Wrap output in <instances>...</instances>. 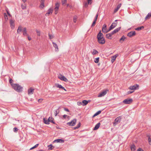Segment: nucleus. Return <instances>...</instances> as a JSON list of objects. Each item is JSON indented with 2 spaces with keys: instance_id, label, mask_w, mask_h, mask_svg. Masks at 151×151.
Masks as SVG:
<instances>
[{
  "instance_id": "obj_1",
  "label": "nucleus",
  "mask_w": 151,
  "mask_h": 151,
  "mask_svg": "<svg viewBox=\"0 0 151 151\" xmlns=\"http://www.w3.org/2000/svg\"><path fill=\"white\" fill-rule=\"evenodd\" d=\"M12 88L17 92H21L22 91V87L19 84H14L12 85Z\"/></svg>"
},
{
  "instance_id": "obj_2",
  "label": "nucleus",
  "mask_w": 151,
  "mask_h": 151,
  "mask_svg": "<svg viewBox=\"0 0 151 151\" xmlns=\"http://www.w3.org/2000/svg\"><path fill=\"white\" fill-rule=\"evenodd\" d=\"M122 118V116H120L115 119L113 123V125L114 126H115L116 125L120 122Z\"/></svg>"
},
{
  "instance_id": "obj_3",
  "label": "nucleus",
  "mask_w": 151,
  "mask_h": 151,
  "mask_svg": "<svg viewBox=\"0 0 151 151\" xmlns=\"http://www.w3.org/2000/svg\"><path fill=\"white\" fill-rule=\"evenodd\" d=\"M60 6V4L58 2H57L55 4V6L54 8L55 14H56L58 13L59 8Z\"/></svg>"
},
{
  "instance_id": "obj_4",
  "label": "nucleus",
  "mask_w": 151,
  "mask_h": 151,
  "mask_svg": "<svg viewBox=\"0 0 151 151\" xmlns=\"http://www.w3.org/2000/svg\"><path fill=\"white\" fill-rule=\"evenodd\" d=\"M133 100L132 99H127L123 101V102L125 104H129L132 103Z\"/></svg>"
},
{
  "instance_id": "obj_5",
  "label": "nucleus",
  "mask_w": 151,
  "mask_h": 151,
  "mask_svg": "<svg viewBox=\"0 0 151 151\" xmlns=\"http://www.w3.org/2000/svg\"><path fill=\"white\" fill-rule=\"evenodd\" d=\"M76 122V119H73L71 122L67 123V124L70 126H74Z\"/></svg>"
},
{
  "instance_id": "obj_6",
  "label": "nucleus",
  "mask_w": 151,
  "mask_h": 151,
  "mask_svg": "<svg viewBox=\"0 0 151 151\" xmlns=\"http://www.w3.org/2000/svg\"><path fill=\"white\" fill-rule=\"evenodd\" d=\"M58 77L61 80H63L64 81L67 82L68 81V79L64 76L62 75L61 74H60L58 75Z\"/></svg>"
},
{
  "instance_id": "obj_7",
  "label": "nucleus",
  "mask_w": 151,
  "mask_h": 151,
  "mask_svg": "<svg viewBox=\"0 0 151 151\" xmlns=\"http://www.w3.org/2000/svg\"><path fill=\"white\" fill-rule=\"evenodd\" d=\"M139 88V86L137 84H135L133 86H130L129 88V89L131 90H134L137 89Z\"/></svg>"
},
{
  "instance_id": "obj_8",
  "label": "nucleus",
  "mask_w": 151,
  "mask_h": 151,
  "mask_svg": "<svg viewBox=\"0 0 151 151\" xmlns=\"http://www.w3.org/2000/svg\"><path fill=\"white\" fill-rule=\"evenodd\" d=\"M107 91L108 90H105L101 92V93H100L99 94L98 96V97H101L104 96L106 94Z\"/></svg>"
},
{
  "instance_id": "obj_9",
  "label": "nucleus",
  "mask_w": 151,
  "mask_h": 151,
  "mask_svg": "<svg viewBox=\"0 0 151 151\" xmlns=\"http://www.w3.org/2000/svg\"><path fill=\"white\" fill-rule=\"evenodd\" d=\"M102 31L104 33H106L109 31V29H107L106 25L105 24H104L102 27Z\"/></svg>"
},
{
  "instance_id": "obj_10",
  "label": "nucleus",
  "mask_w": 151,
  "mask_h": 151,
  "mask_svg": "<svg viewBox=\"0 0 151 151\" xmlns=\"http://www.w3.org/2000/svg\"><path fill=\"white\" fill-rule=\"evenodd\" d=\"M117 25V23H116L115 22H113V23L111 26L110 27L109 29V31H110L111 30H112V29H113L114 28H115V27Z\"/></svg>"
},
{
  "instance_id": "obj_11",
  "label": "nucleus",
  "mask_w": 151,
  "mask_h": 151,
  "mask_svg": "<svg viewBox=\"0 0 151 151\" xmlns=\"http://www.w3.org/2000/svg\"><path fill=\"white\" fill-rule=\"evenodd\" d=\"M10 24L12 29H14V21L12 19L10 20Z\"/></svg>"
},
{
  "instance_id": "obj_12",
  "label": "nucleus",
  "mask_w": 151,
  "mask_h": 151,
  "mask_svg": "<svg viewBox=\"0 0 151 151\" xmlns=\"http://www.w3.org/2000/svg\"><path fill=\"white\" fill-rule=\"evenodd\" d=\"M136 34L135 32L132 31L130 32L127 34V36L129 37H132L134 36Z\"/></svg>"
},
{
  "instance_id": "obj_13",
  "label": "nucleus",
  "mask_w": 151,
  "mask_h": 151,
  "mask_svg": "<svg viewBox=\"0 0 151 151\" xmlns=\"http://www.w3.org/2000/svg\"><path fill=\"white\" fill-rule=\"evenodd\" d=\"M98 42L101 44H103L105 42V40L104 38H101L100 40H98Z\"/></svg>"
},
{
  "instance_id": "obj_14",
  "label": "nucleus",
  "mask_w": 151,
  "mask_h": 151,
  "mask_svg": "<svg viewBox=\"0 0 151 151\" xmlns=\"http://www.w3.org/2000/svg\"><path fill=\"white\" fill-rule=\"evenodd\" d=\"M97 38L98 39V40H100L101 38H103L104 37L102 33L101 32V31H100V32H99L98 34L97 35Z\"/></svg>"
},
{
  "instance_id": "obj_15",
  "label": "nucleus",
  "mask_w": 151,
  "mask_h": 151,
  "mask_svg": "<svg viewBox=\"0 0 151 151\" xmlns=\"http://www.w3.org/2000/svg\"><path fill=\"white\" fill-rule=\"evenodd\" d=\"M34 89L31 88L28 90V94L29 95L33 93Z\"/></svg>"
},
{
  "instance_id": "obj_16",
  "label": "nucleus",
  "mask_w": 151,
  "mask_h": 151,
  "mask_svg": "<svg viewBox=\"0 0 151 151\" xmlns=\"http://www.w3.org/2000/svg\"><path fill=\"white\" fill-rule=\"evenodd\" d=\"M41 4L39 6V7L41 9H43L44 6V1H41Z\"/></svg>"
},
{
  "instance_id": "obj_17",
  "label": "nucleus",
  "mask_w": 151,
  "mask_h": 151,
  "mask_svg": "<svg viewBox=\"0 0 151 151\" xmlns=\"http://www.w3.org/2000/svg\"><path fill=\"white\" fill-rule=\"evenodd\" d=\"M53 10V9L52 8L49 9L48 10L47 12L45 14V15L47 16V15H48L49 14H52V12Z\"/></svg>"
},
{
  "instance_id": "obj_18",
  "label": "nucleus",
  "mask_w": 151,
  "mask_h": 151,
  "mask_svg": "<svg viewBox=\"0 0 151 151\" xmlns=\"http://www.w3.org/2000/svg\"><path fill=\"white\" fill-rule=\"evenodd\" d=\"M52 44H53V46L55 48V51L58 52L59 50V49H58V46L57 44L56 43L54 42H52Z\"/></svg>"
},
{
  "instance_id": "obj_19",
  "label": "nucleus",
  "mask_w": 151,
  "mask_h": 151,
  "mask_svg": "<svg viewBox=\"0 0 151 151\" xmlns=\"http://www.w3.org/2000/svg\"><path fill=\"white\" fill-rule=\"evenodd\" d=\"M55 85L57 88H62V89H63L65 91H66V90L65 89V88L64 87H63V86H62L61 85L57 84H55Z\"/></svg>"
},
{
  "instance_id": "obj_20",
  "label": "nucleus",
  "mask_w": 151,
  "mask_h": 151,
  "mask_svg": "<svg viewBox=\"0 0 151 151\" xmlns=\"http://www.w3.org/2000/svg\"><path fill=\"white\" fill-rule=\"evenodd\" d=\"M121 4H120L117 6V7L116 8H115L114 10V13L118 11V10L121 7Z\"/></svg>"
},
{
  "instance_id": "obj_21",
  "label": "nucleus",
  "mask_w": 151,
  "mask_h": 151,
  "mask_svg": "<svg viewBox=\"0 0 151 151\" xmlns=\"http://www.w3.org/2000/svg\"><path fill=\"white\" fill-rule=\"evenodd\" d=\"M100 124H101L99 122L98 123L96 124L93 129V130H97L99 127L100 126Z\"/></svg>"
},
{
  "instance_id": "obj_22",
  "label": "nucleus",
  "mask_w": 151,
  "mask_h": 151,
  "mask_svg": "<svg viewBox=\"0 0 151 151\" xmlns=\"http://www.w3.org/2000/svg\"><path fill=\"white\" fill-rule=\"evenodd\" d=\"M64 142V141L63 140L60 139H58L55 140L53 142H56L57 143H58V142L63 143V142Z\"/></svg>"
},
{
  "instance_id": "obj_23",
  "label": "nucleus",
  "mask_w": 151,
  "mask_h": 151,
  "mask_svg": "<svg viewBox=\"0 0 151 151\" xmlns=\"http://www.w3.org/2000/svg\"><path fill=\"white\" fill-rule=\"evenodd\" d=\"M50 117L48 120H46L44 118L43 120H44L45 123L46 124H49V122H50Z\"/></svg>"
},
{
  "instance_id": "obj_24",
  "label": "nucleus",
  "mask_w": 151,
  "mask_h": 151,
  "mask_svg": "<svg viewBox=\"0 0 151 151\" xmlns=\"http://www.w3.org/2000/svg\"><path fill=\"white\" fill-rule=\"evenodd\" d=\"M91 0H88V2H86L84 3V6L85 7H87L89 4H91Z\"/></svg>"
},
{
  "instance_id": "obj_25",
  "label": "nucleus",
  "mask_w": 151,
  "mask_h": 151,
  "mask_svg": "<svg viewBox=\"0 0 151 151\" xmlns=\"http://www.w3.org/2000/svg\"><path fill=\"white\" fill-rule=\"evenodd\" d=\"M22 27L21 25L19 26L17 32L18 34H19L22 31Z\"/></svg>"
},
{
  "instance_id": "obj_26",
  "label": "nucleus",
  "mask_w": 151,
  "mask_h": 151,
  "mask_svg": "<svg viewBox=\"0 0 151 151\" xmlns=\"http://www.w3.org/2000/svg\"><path fill=\"white\" fill-rule=\"evenodd\" d=\"M90 101L89 100L88 101L86 100H84L82 101V103L83 104V106H85L88 103L90 102Z\"/></svg>"
},
{
  "instance_id": "obj_27",
  "label": "nucleus",
  "mask_w": 151,
  "mask_h": 151,
  "mask_svg": "<svg viewBox=\"0 0 151 151\" xmlns=\"http://www.w3.org/2000/svg\"><path fill=\"white\" fill-rule=\"evenodd\" d=\"M106 38L109 40L111 39L112 37V36L111 35V34L109 33L106 34Z\"/></svg>"
},
{
  "instance_id": "obj_28",
  "label": "nucleus",
  "mask_w": 151,
  "mask_h": 151,
  "mask_svg": "<svg viewBox=\"0 0 151 151\" xmlns=\"http://www.w3.org/2000/svg\"><path fill=\"white\" fill-rule=\"evenodd\" d=\"M126 37L124 36H123L120 39V42L121 43H122L124 41Z\"/></svg>"
},
{
  "instance_id": "obj_29",
  "label": "nucleus",
  "mask_w": 151,
  "mask_h": 151,
  "mask_svg": "<svg viewBox=\"0 0 151 151\" xmlns=\"http://www.w3.org/2000/svg\"><path fill=\"white\" fill-rule=\"evenodd\" d=\"M23 34L24 35H27V31L26 29V28L25 27L23 28Z\"/></svg>"
},
{
  "instance_id": "obj_30",
  "label": "nucleus",
  "mask_w": 151,
  "mask_h": 151,
  "mask_svg": "<svg viewBox=\"0 0 151 151\" xmlns=\"http://www.w3.org/2000/svg\"><path fill=\"white\" fill-rule=\"evenodd\" d=\"M116 57L117 56H116V55H115L112 57L111 58V61L112 63L114 62V61L115 60Z\"/></svg>"
},
{
  "instance_id": "obj_31",
  "label": "nucleus",
  "mask_w": 151,
  "mask_h": 151,
  "mask_svg": "<svg viewBox=\"0 0 151 151\" xmlns=\"http://www.w3.org/2000/svg\"><path fill=\"white\" fill-rule=\"evenodd\" d=\"M120 29V27H119L117 29H114L113 31V32L114 34H115L118 32Z\"/></svg>"
},
{
  "instance_id": "obj_32",
  "label": "nucleus",
  "mask_w": 151,
  "mask_h": 151,
  "mask_svg": "<svg viewBox=\"0 0 151 151\" xmlns=\"http://www.w3.org/2000/svg\"><path fill=\"white\" fill-rule=\"evenodd\" d=\"M151 17V13H149L147 15V16L145 18V19L146 20V19H149Z\"/></svg>"
},
{
  "instance_id": "obj_33",
  "label": "nucleus",
  "mask_w": 151,
  "mask_h": 151,
  "mask_svg": "<svg viewBox=\"0 0 151 151\" xmlns=\"http://www.w3.org/2000/svg\"><path fill=\"white\" fill-rule=\"evenodd\" d=\"M144 28V27L143 26L139 27L137 28H136L135 29L139 31L143 29Z\"/></svg>"
},
{
  "instance_id": "obj_34",
  "label": "nucleus",
  "mask_w": 151,
  "mask_h": 151,
  "mask_svg": "<svg viewBox=\"0 0 151 151\" xmlns=\"http://www.w3.org/2000/svg\"><path fill=\"white\" fill-rule=\"evenodd\" d=\"M98 52L97 50L95 49H93L92 52V54L93 55H95Z\"/></svg>"
},
{
  "instance_id": "obj_35",
  "label": "nucleus",
  "mask_w": 151,
  "mask_h": 151,
  "mask_svg": "<svg viewBox=\"0 0 151 151\" xmlns=\"http://www.w3.org/2000/svg\"><path fill=\"white\" fill-rule=\"evenodd\" d=\"M131 149L132 151H134L136 150V147L134 145H132L131 147Z\"/></svg>"
},
{
  "instance_id": "obj_36",
  "label": "nucleus",
  "mask_w": 151,
  "mask_h": 151,
  "mask_svg": "<svg viewBox=\"0 0 151 151\" xmlns=\"http://www.w3.org/2000/svg\"><path fill=\"white\" fill-rule=\"evenodd\" d=\"M48 150H52L54 148V147L52 146V145H48Z\"/></svg>"
},
{
  "instance_id": "obj_37",
  "label": "nucleus",
  "mask_w": 151,
  "mask_h": 151,
  "mask_svg": "<svg viewBox=\"0 0 151 151\" xmlns=\"http://www.w3.org/2000/svg\"><path fill=\"white\" fill-rule=\"evenodd\" d=\"M101 112V111H99L96 113L93 116V117H94L100 114Z\"/></svg>"
},
{
  "instance_id": "obj_38",
  "label": "nucleus",
  "mask_w": 151,
  "mask_h": 151,
  "mask_svg": "<svg viewBox=\"0 0 151 151\" xmlns=\"http://www.w3.org/2000/svg\"><path fill=\"white\" fill-rule=\"evenodd\" d=\"M59 110L58 109H57L55 111L54 113L55 114V116H56L59 113Z\"/></svg>"
},
{
  "instance_id": "obj_39",
  "label": "nucleus",
  "mask_w": 151,
  "mask_h": 151,
  "mask_svg": "<svg viewBox=\"0 0 151 151\" xmlns=\"http://www.w3.org/2000/svg\"><path fill=\"white\" fill-rule=\"evenodd\" d=\"M81 124L80 122H79L77 124V126L75 127L74 129H76L79 128L81 126Z\"/></svg>"
},
{
  "instance_id": "obj_40",
  "label": "nucleus",
  "mask_w": 151,
  "mask_h": 151,
  "mask_svg": "<svg viewBox=\"0 0 151 151\" xmlns=\"http://www.w3.org/2000/svg\"><path fill=\"white\" fill-rule=\"evenodd\" d=\"M36 31L37 33V35L38 36H40V31H38L37 29L36 30Z\"/></svg>"
},
{
  "instance_id": "obj_41",
  "label": "nucleus",
  "mask_w": 151,
  "mask_h": 151,
  "mask_svg": "<svg viewBox=\"0 0 151 151\" xmlns=\"http://www.w3.org/2000/svg\"><path fill=\"white\" fill-rule=\"evenodd\" d=\"M99 57H98V58H95L94 60L95 63H98L99 61Z\"/></svg>"
},
{
  "instance_id": "obj_42",
  "label": "nucleus",
  "mask_w": 151,
  "mask_h": 151,
  "mask_svg": "<svg viewBox=\"0 0 151 151\" xmlns=\"http://www.w3.org/2000/svg\"><path fill=\"white\" fill-rule=\"evenodd\" d=\"M147 136L148 137V140L149 144L151 145V138L148 135Z\"/></svg>"
},
{
  "instance_id": "obj_43",
  "label": "nucleus",
  "mask_w": 151,
  "mask_h": 151,
  "mask_svg": "<svg viewBox=\"0 0 151 151\" xmlns=\"http://www.w3.org/2000/svg\"><path fill=\"white\" fill-rule=\"evenodd\" d=\"M77 19V17L76 16H74L73 18V21L74 22L76 23Z\"/></svg>"
},
{
  "instance_id": "obj_44",
  "label": "nucleus",
  "mask_w": 151,
  "mask_h": 151,
  "mask_svg": "<svg viewBox=\"0 0 151 151\" xmlns=\"http://www.w3.org/2000/svg\"><path fill=\"white\" fill-rule=\"evenodd\" d=\"M13 81L11 78H10L9 80V83L11 84V85L12 86V84H13L12 83L13 82Z\"/></svg>"
},
{
  "instance_id": "obj_45",
  "label": "nucleus",
  "mask_w": 151,
  "mask_h": 151,
  "mask_svg": "<svg viewBox=\"0 0 151 151\" xmlns=\"http://www.w3.org/2000/svg\"><path fill=\"white\" fill-rule=\"evenodd\" d=\"M67 0H62V5H63L64 4H65L66 2H67Z\"/></svg>"
},
{
  "instance_id": "obj_46",
  "label": "nucleus",
  "mask_w": 151,
  "mask_h": 151,
  "mask_svg": "<svg viewBox=\"0 0 151 151\" xmlns=\"http://www.w3.org/2000/svg\"><path fill=\"white\" fill-rule=\"evenodd\" d=\"M18 130V129L16 127L14 128L13 129L14 132H17Z\"/></svg>"
},
{
  "instance_id": "obj_47",
  "label": "nucleus",
  "mask_w": 151,
  "mask_h": 151,
  "mask_svg": "<svg viewBox=\"0 0 151 151\" xmlns=\"http://www.w3.org/2000/svg\"><path fill=\"white\" fill-rule=\"evenodd\" d=\"M48 36L49 37V38L50 39H51L53 38V36L52 35H51L49 34H48Z\"/></svg>"
},
{
  "instance_id": "obj_48",
  "label": "nucleus",
  "mask_w": 151,
  "mask_h": 151,
  "mask_svg": "<svg viewBox=\"0 0 151 151\" xmlns=\"http://www.w3.org/2000/svg\"><path fill=\"white\" fill-rule=\"evenodd\" d=\"M4 17L6 20H7L8 19L7 16L5 13L4 14Z\"/></svg>"
},
{
  "instance_id": "obj_49",
  "label": "nucleus",
  "mask_w": 151,
  "mask_h": 151,
  "mask_svg": "<svg viewBox=\"0 0 151 151\" xmlns=\"http://www.w3.org/2000/svg\"><path fill=\"white\" fill-rule=\"evenodd\" d=\"M96 21L94 20V21L92 24L91 27H93L95 26Z\"/></svg>"
},
{
  "instance_id": "obj_50",
  "label": "nucleus",
  "mask_w": 151,
  "mask_h": 151,
  "mask_svg": "<svg viewBox=\"0 0 151 151\" xmlns=\"http://www.w3.org/2000/svg\"><path fill=\"white\" fill-rule=\"evenodd\" d=\"M98 15H99V14H98V13H97L96 14V17H95V19H94V20H95L96 21L97 19V18H98Z\"/></svg>"
},
{
  "instance_id": "obj_51",
  "label": "nucleus",
  "mask_w": 151,
  "mask_h": 151,
  "mask_svg": "<svg viewBox=\"0 0 151 151\" xmlns=\"http://www.w3.org/2000/svg\"><path fill=\"white\" fill-rule=\"evenodd\" d=\"M98 15H99V14H98V13H97L96 14V17H95V19H94V20H95L96 21L97 19V18H98Z\"/></svg>"
},
{
  "instance_id": "obj_52",
  "label": "nucleus",
  "mask_w": 151,
  "mask_h": 151,
  "mask_svg": "<svg viewBox=\"0 0 151 151\" xmlns=\"http://www.w3.org/2000/svg\"><path fill=\"white\" fill-rule=\"evenodd\" d=\"M22 9H26V6L24 5H22Z\"/></svg>"
},
{
  "instance_id": "obj_53",
  "label": "nucleus",
  "mask_w": 151,
  "mask_h": 151,
  "mask_svg": "<svg viewBox=\"0 0 151 151\" xmlns=\"http://www.w3.org/2000/svg\"><path fill=\"white\" fill-rule=\"evenodd\" d=\"M133 92H134V91H129L127 92V94H131V93H133Z\"/></svg>"
},
{
  "instance_id": "obj_54",
  "label": "nucleus",
  "mask_w": 151,
  "mask_h": 151,
  "mask_svg": "<svg viewBox=\"0 0 151 151\" xmlns=\"http://www.w3.org/2000/svg\"><path fill=\"white\" fill-rule=\"evenodd\" d=\"M82 102L81 103V102H77V104L78 106H80L82 104Z\"/></svg>"
},
{
  "instance_id": "obj_55",
  "label": "nucleus",
  "mask_w": 151,
  "mask_h": 151,
  "mask_svg": "<svg viewBox=\"0 0 151 151\" xmlns=\"http://www.w3.org/2000/svg\"><path fill=\"white\" fill-rule=\"evenodd\" d=\"M53 119H52V118H50V122H51L53 123H54V122H53Z\"/></svg>"
},
{
  "instance_id": "obj_56",
  "label": "nucleus",
  "mask_w": 151,
  "mask_h": 151,
  "mask_svg": "<svg viewBox=\"0 0 151 151\" xmlns=\"http://www.w3.org/2000/svg\"><path fill=\"white\" fill-rule=\"evenodd\" d=\"M64 110L65 111H67V112H69V109H67V108H65L64 109Z\"/></svg>"
},
{
  "instance_id": "obj_57",
  "label": "nucleus",
  "mask_w": 151,
  "mask_h": 151,
  "mask_svg": "<svg viewBox=\"0 0 151 151\" xmlns=\"http://www.w3.org/2000/svg\"><path fill=\"white\" fill-rule=\"evenodd\" d=\"M63 117L65 119V118H66V117L67 116L65 114V115H63Z\"/></svg>"
},
{
  "instance_id": "obj_58",
  "label": "nucleus",
  "mask_w": 151,
  "mask_h": 151,
  "mask_svg": "<svg viewBox=\"0 0 151 151\" xmlns=\"http://www.w3.org/2000/svg\"><path fill=\"white\" fill-rule=\"evenodd\" d=\"M39 145V144H37L36 145H35L34 147H35V148H36V147H37Z\"/></svg>"
},
{
  "instance_id": "obj_59",
  "label": "nucleus",
  "mask_w": 151,
  "mask_h": 151,
  "mask_svg": "<svg viewBox=\"0 0 151 151\" xmlns=\"http://www.w3.org/2000/svg\"><path fill=\"white\" fill-rule=\"evenodd\" d=\"M137 151H143V150L141 148H139L138 149Z\"/></svg>"
},
{
  "instance_id": "obj_60",
  "label": "nucleus",
  "mask_w": 151,
  "mask_h": 151,
  "mask_svg": "<svg viewBox=\"0 0 151 151\" xmlns=\"http://www.w3.org/2000/svg\"><path fill=\"white\" fill-rule=\"evenodd\" d=\"M6 11H7V13L8 14V15H9V16H11V15H10V14H9V12H8V11H7V10Z\"/></svg>"
},
{
  "instance_id": "obj_61",
  "label": "nucleus",
  "mask_w": 151,
  "mask_h": 151,
  "mask_svg": "<svg viewBox=\"0 0 151 151\" xmlns=\"http://www.w3.org/2000/svg\"><path fill=\"white\" fill-rule=\"evenodd\" d=\"M28 40H31V38L30 37H28Z\"/></svg>"
},
{
  "instance_id": "obj_62",
  "label": "nucleus",
  "mask_w": 151,
  "mask_h": 151,
  "mask_svg": "<svg viewBox=\"0 0 151 151\" xmlns=\"http://www.w3.org/2000/svg\"><path fill=\"white\" fill-rule=\"evenodd\" d=\"M109 34H110L111 36H112V35H113L114 34V33L113 32V31L111 33H109Z\"/></svg>"
},
{
  "instance_id": "obj_63",
  "label": "nucleus",
  "mask_w": 151,
  "mask_h": 151,
  "mask_svg": "<svg viewBox=\"0 0 151 151\" xmlns=\"http://www.w3.org/2000/svg\"><path fill=\"white\" fill-rule=\"evenodd\" d=\"M35 148V147H34V146L31 148L30 149V150H32L33 149H34Z\"/></svg>"
},
{
  "instance_id": "obj_64",
  "label": "nucleus",
  "mask_w": 151,
  "mask_h": 151,
  "mask_svg": "<svg viewBox=\"0 0 151 151\" xmlns=\"http://www.w3.org/2000/svg\"><path fill=\"white\" fill-rule=\"evenodd\" d=\"M42 100L41 99H39L38 100V102L41 101Z\"/></svg>"
}]
</instances>
